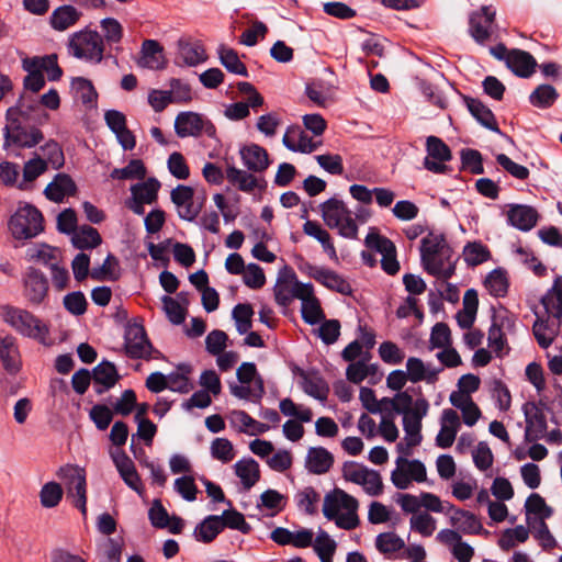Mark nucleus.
I'll return each mask as SVG.
<instances>
[{
	"label": "nucleus",
	"mask_w": 562,
	"mask_h": 562,
	"mask_svg": "<svg viewBox=\"0 0 562 562\" xmlns=\"http://www.w3.org/2000/svg\"><path fill=\"white\" fill-rule=\"evenodd\" d=\"M92 381L94 390L98 394H102L115 385L119 374L115 366L109 361L99 363L92 372Z\"/></svg>",
	"instance_id": "32"
},
{
	"label": "nucleus",
	"mask_w": 562,
	"mask_h": 562,
	"mask_svg": "<svg viewBox=\"0 0 562 562\" xmlns=\"http://www.w3.org/2000/svg\"><path fill=\"white\" fill-rule=\"evenodd\" d=\"M239 155L244 166L250 171L261 172L269 166L267 150L257 144L243 146L239 150Z\"/></svg>",
	"instance_id": "26"
},
{
	"label": "nucleus",
	"mask_w": 562,
	"mask_h": 562,
	"mask_svg": "<svg viewBox=\"0 0 562 562\" xmlns=\"http://www.w3.org/2000/svg\"><path fill=\"white\" fill-rule=\"evenodd\" d=\"M366 245L381 254V266L387 274L394 276L398 272L400 263L393 241L378 233H369L366 237Z\"/></svg>",
	"instance_id": "17"
},
{
	"label": "nucleus",
	"mask_w": 562,
	"mask_h": 562,
	"mask_svg": "<svg viewBox=\"0 0 562 562\" xmlns=\"http://www.w3.org/2000/svg\"><path fill=\"white\" fill-rule=\"evenodd\" d=\"M142 56L138 66L151 70L162 69L166 60L162 54V47L155 40H146L142 44Z\"/></svg>",
	"instance_id": "31"
},
{
	"label": "nucleus",
	"mask_w": 562,
	"mask_h": 562,
	"mask_svg": "<svg viewBox=\"0 0 562 562\" xmlns=\"http://www.w3.org/2000/svg\"><path fill=\"white\" fill-rule=\"evenodd\" d=\"M371 358L370 353H367L362 359L350 362L346 370L347 380L352 383H361L369 375L376 373L378 366L369 362Z\"/></svg>",
	"instance_id": "40"
},
{
	"label": "nucleus",
	"mask_w": 562,
	"mask_h": 562,
	"mask_svg": "<svg viewBox=\"0 0 562 562\" xmlns=\"http://www.w3.org/2000/svg\"><path fill=\"white\" fill-rule=\"evenodd\" d=\"M495 10L490 5H484L480 11L470 15L469 33L480 45H485L494 31Z\"/></svg>",
	"instance_id": "16"
},
{
	"label": "nucleus",
	"mask_w": 562,
	"mask_h": 562,
	"mask_svg": "<svg viewBox=\"0 0 562 562\" xmlns=\"http://www.w3.org/2000/svg\"><path fill=\"white\" fill-rule=\"evenodd\" d=\"M341 472L347 482L361 486L368 495L379 496L382 494L383 481L378 471L355 461H347L344 463Z\"/></svg>",
	"instance_id": "7"
},
{
	"label": "nucleus",
	"mask_w": 562,
	"mask_h": 562,
	"mask_svg": "<svg viewBox=\"0 0 562 562\" xmlns=\"http://www.w3.org/2000/svg\"><path fill=\"white\" fill-rule=\"evenodd\" d=\"M525 508H526L528 525H532V521L530 518L531 514L536 516L535 521L544 520L552 515V509L546 504L543 497H541L537 493L531 494L527 498Z\"/></svg>",
	"instance_id": "52"
},
{
	"label": "nucleus",
	"mask_w": 562,
	"mask_h": 562,
	"mask_svg": "<svg viewBox=\"0 0 562 562\" xmlns=\"http://www.w3.org/2000/svg\"><path fill=\"white\" fill-rule=\"evenodd\" d=\"M226 178L228 182H231L233 186H236L240 191L244 192H251L258 186V181L255 176L234 166L227 167Z\"/></svg>",
	"instance_id": "48"
},
{
	"label": "nucleus",
	"mask_w": 562,
	"mask_h": 562,
	"mask_svg": "<svg viewBox=\"0 0 562 562\" xmlns=\"http://www.w3.org/2000/svg\"><path fill=\"white\" fill-rule=\"evenodd\" d=\"M461 422L458 413L451 408L442 411L440 418V430L436 437V445L439 448H450L460 429Z\"/></svg>",
	"instance_id": "21"
},
{
	"label": "nucleus",
	"mask_w": 562,
	"mask_h": 562,
	"mask_svg": "<svg viewBox=\"0 0 562 562\" xmlns=\"http://www.w3.org/2000/svg\"><path fill=\"white\" fill-rule=\"evenodd\" d=\"M16 115V109L10 108L7 111V125L4 128L7 138L21 147L31 148L36 146L43 140V133L36 127H31L30 130L21 127Z\"/></svg>",
	"instance_id": "12"
},
{
	"label": "nucleus",
	"mask_w": 562,
	"mask_h": 562,
	"mask_svg": "<svg viewBox=\"0 0 562 562\" xmlns=\"http://www.w3.org/2000/svg\"><path fill=\"white\" fill-rule=\"evenodd\" d=\"M441 370V368L436 369L430 364H426L422 359L417 357H409L406 361L405 372L412 383H418L422 381L434 383Z\"/></svg>",
	"instance_id": "28"
},
{
	"label": "nucleus",
	"mask_w": 562,
	"mask_h": 562,
	"mask_svg": "<svg viewBox=\"0 0 562 562\" xmlns=\"http://www.w3.org/2000/svg\"><path fill=\"white\" fill-rule=\"evenodd\" d=\"M506 216L509 225L522 232L532 229L539 217L536 209L524 204H510Z\"/></svg>",
	"instance_id": "23"
},
{
	"label": "nucleus",
	"mask_w": 562,
	"mask_h": 562,
	"mask_svg": "<svg viewBox=\"0 0 562 562\" xmlns=\"http://www.w3.org/2000/svg\"><path fill=\"white\" fill-rule=\"evenodd\" d=\"M9 228L15 239L33 238L43 231L42 213L31 204L20 205L10 218Z\"/></svg>",
	"instance_id": "5"
},
{
	"label": "nucleus",
	"mask_w": 562,
	"mask_h": 562,
	"mask_svg": "<svg viewBox=\"0 0 562 562\" xmlns=\"http://www.w3.org/2000/svg\"><path fill=\"white\" fill-rule=\"evenodd\" d=\"M427 156L424 159V167L434 173H446L448 167L446 162L450 161L452 154L445 142L437 136H428L426 139Z\"/></svg>",
	"instance_id": "14"
},
{
	"label": "nucleus",
	"mask_w": 562,
	"mask_h": 562,
	"mask_svg": "<svg viewBox=\"0 0 562 562\" xmlns=\"http://www.w3.org/2000/svg\"><path fill=\"white\" fill-rule=\"evenodd\" d=\"M71 243L77 249H93L101 245L102 238L99 232L89 225H82L71 236Z\"/></svg>",
	"instance_id": "41"
},
{
	"label": "nucleus",
	"mask_w": 562,
	"mask_h": 562,
	"mask_svg": "<svg viewBox=\"0 0 562 562\" xmlns=\"http://www.w3.org/2000/svg\"><path fill=\"white\" fill-rule=\"evenodd\" d=\"M223 530V521L217 515L205 517L194 529L198 541L209 543Z\"/></svg>",
	"instance_id": "42"
},
{
	"label": "nucleus",
	"mask_w": 562,
	"mask_h": 562,
	"mask_svg": "<svg viewBox=\"0 0 562 562\" xmlns=\"http://www.w3.org/2000/svg\"><path fill=\"white\" fill-rule=\"evenodd\" d=\"M375 548L380 553L389 555L404 549L405 542L395 532H382L375 538Z\"/></svg>",
	"instance_id": "58"
},
{
	"label": "nucleus",
	"mask_w": 562,
	"mask_h": 562,
	"mask_svg": "<svg viewBox=\"0 0 562 562\" xmlns=\"http://www.w3.org/2000/svg\"><path fill=\"white\" fill-rule=\"evenodd\" d=\"M317 282H319L325 288L341 294L351 293V286L349 282H347L340 274L328 268L322 269L321 273L318 274Z\"/></svg>",
	"instance_id": "51"
},
{
	"label": "nucleus",
	"mask_w": 562,
	"mask_h": 562,
	"mask_svg": "<svg viewBox=\"0 0 562 562\" xmlns=\"http://www.w3.org/2000/svg\"><path fill=\"white\" fill-rule=\"evenodd\" d=\"M179 371L168 374V389L178 393H188L192 390V384L187 376L191 369L189 366L183 364L179 367Z\"/></svg>",
	"instance_id": "61"
},
{
	"label": "nucleus",
	"mask_w": 562,
	"mask_h": 562,
	"mask_svg": "<svg viewBox=\"0 0 562 562\" xmlns=\"http://www.w3.org/2000/svg\"><path fill=\"white\" fill-rule=\"evenodd\" d=\"M358 508L357 498L341 488H334L323 501L324 516L344 530H352L359 526Z\"/></svg>",
	"instance_id": "2"
},
{
	"label": "nucleus",
	"mask_w": 562,
	"mask_h": 562,
	"mask_svg": "<svg viewBox=\"0 0 562 562\" xmlns=\"http://www.w3.org/2000/svg\"><path fill=\"white\" fill-rule=\"evenodd\" d=\"M0 361L4 370L11 374L16 373L21 368L20 351L16 339L13 336H0Z\"/></svg>",
	"instance_id": "29"
},
{
	"label": "nucleus",
	"mask_w": 562,
	"mask_h": 562,
	"mask_svg": "<svg viewBox=\"0 0 562 562\" xmlns=\"http://www.w3.org/2000/svg\"><path fill=\"white\" fill-rule=\"evenodd\" d=\"M179 58L187 66H196L206 59V53L199 43H187L180 46Z\"/></svg>",
	"instance_id": "59"
},
{
	"label": "nucleus",
	"mask_w": 562,
	"mask_h": 562,
	"mask_svg": "<svg viewBox=\"0 0 562 562\" xmlns=\"http://www.w3.org/2000/svg\"><path fill=\"white\" fill-rule=\"evenodd\" d=\"M301 314L305 323L315 325L325 319V314L322 310L319 300L315 296L314 286L312 283L307 288H302L300 291Z\"/></svg>",
	"instance_id": "22"
},
{
	"label": "nucleus",
	"mask_w": 562,
	"mask_h": 562,
	"mask_svg": "<svg viewBox=\"0 0 562 562\" xmlns=\"http://www.w3.org/2000/svg\"><path fill=\"white\" fill-rule=\"evenodd\" d=\"M310 283H303L296 280L295 273L288 267L281 269L278 273L273 288L276 302L281 306H288L294 299H300L301 289L307 288Z\"/></svg>",
	"instance_id": "13"
},
{
	"label": "nucleus",
	"mask_w": 562,
	"mask_h": 562,
	"mask_svg": "<svg viewBox=\"0 0 562 562\" xmlns=\"http://www.w3.org/2000/svg\"><path fill=\"white\" fill-rule=\"evenodd\" d=\"M450 248L443 235L430 233L422 239L420 260L422 262L427 261L434 268L432 257L437 255L446 257Z\"/></svg>",
	"instance_id": "27"
},
{
	"label": "nucleus",
	"mask_w": 562,
	"mask_h": 562,
	"mask_svg": "<svg viewBox=\"0 0 562 562\" xmlns=\"http://www.w3.org/2000/svg\"><path fill=\"white\" fill-rule=\"evenodd\" d=\"M546 313L554 321L537 319L532 326L533 335L541 348H548L558 334L562 318V276L557 277L552 286L541 299Z\"/></svg>",
	"instance_id": "1"
},
{
	"label": "nucleus",
	"mask_w": 562,
	"mask_h": 562,
	"mask_svg": "<svg viewBox=\"0 0 562 562\" xmlns=\"http://www.w3.org/2000/svg\"><path fill=\"white\" fill-rule=\"evenodd\" d=\"M537 66L533 56L525 50L512 49L507 67L517 76L528 78L535 72Z\"/></svg>",
	"instance_id": "34"
},
{
	"label": "nucleus",
	"mask_w": 562,
	"mask_h": 562,
	"mask_svg": "<svg viewBox=\"0 0 562 562\" xmlns=\"http://www.w3.org/2000/svg\"><path fill=\"white\" fill-rule=\"evenodd\" d=\"M146 169L142 160L133 159L124 168H115L110 177L117 180L126 179H143L145 177Z\"/></svg>",
	"instance_id": "63"
},
{
	"label": "nucleus",
	"mask_w": 562,
	"mask_h": 562,
	"mask_svg": "<svg viewBox=\"0 0 562 562\" xmlns=\"http://www.w3.org/2000/svg\"><path fill=\"white\" fill-rule=\"evenodd\" d=\"M409 526L423 537H430L436 530V519L428 513H419L411 517Z\"/></svg>",
	"instance_id": "64"
},
{
	"label": "nucleus",
	"mask_w": 562,
	"mask_h": 562,
	"mask_svg": "<svg viewBox=\"0 0 562 562\" xmlns=\"http://www.w3.org/2000/svg\"><path fill=\"white\" fill-rule=\"evenodd\" d=\"M63 495L64 491L60 484L56 482H47L40 491L41 505L44 508H54L60 503Z\"/></svg>",
	"instance_id": "60"
},
{
	"label": "nucleus",
	"mask_w": 562,
	"mask_h": 562,
	"mask_svg": "<svg viewBox=\"0 0 562 562\" xmlns=\"http://www.w3.org/2000/svg\"><path fill=\"white\" fill-rule=\"evenodd\" d=\"M80 18V12L72 5H61L53 11L50 25L56 31H66Z\"/></svg>",
	"instance_id": "43"
},
{
	"label": "nucleus",
	"mask_w": 562,
	"mask_h": 562,
	"mask_svg": "<svg viewBox=\"0 0 562 562\" xmlns=\"http://www.w3.org/2000/svg\"><path fill=\"white\" fill-rule=\"evenodd\" d=\"M71 89L77 100L91 108L95 105L98 93L90 80L76 77L71 81Z\"/></svg>",
	"instance_id": "47"
},
{
	"label": "nucleus",
	"mask_w": 562,
	"mask_h": 562,
	"mask_svg": "<svg viewBox=\"0 0 562 562\" xmlns=\"http://www.w3.org/2000/svg\"><path fill=\"white\" fill-rule=\"evenodd\" d=\"M464 101L468 110L480 124L493 132H499L496 119L490 108L474 98H465Z\"/></svg>",
	"instance_id": "39"
},
{
	"label": "nucleus",
	"mask_w": 562,
	"mask_h": 562,
	"mask_svg": "<svg viewBox=\"0 0 562 562\" xmlns=\"http://www.w3.org/2000/svg\"><path fill=\"white\" fill-rule=\"evenodd\" d=\"M524 413L526 419L525 440L536 442L544 438L547 431L544 413L535 404L525 405Z\"/></svg>",
	"instance_id": "19"
},
{
	"label": "nucleus",
	"mask_w": 562,
	"mask_h": 562,
	"mask_svg": "<svg viewBox=\"0 0 562 562\" xmlns=\"http://www.w3.org/2000/svg\"><path fill=\"white\" fill-rule=\"evenodd\" d=\"M22 295L31 306H38L45 303L48 297V279L38 269L29 267L22 274Z\"/></svg>",
	"instance_id": "10"
},
{
	"label": "nucleus",
	"mask_w": 562,
	"mask_h": 562,
	"mask_svg": "<svg viewBox=\"0 0 562 562\" xmlns=\"http://www.w3.org/2000/svg\"><path fill=\"white\" fill-rule=\"evenodd\" d=\"M321 494L312 486H305L299 490L294 495V502L299 510L306 515L317 513Z\"/></svg>",
	"instance_id": "44"
},
{
	"label": "nucleus",
	"mask_w": 562,
	"mask_h": 562,
	"mask_svg": "<svg viewBox=\"0 0 562 562\" xmlns=\"http://www.w3.org/2000/svg\"><path fill=\"white\" fill-rule=\"evenodd\" d=\"M484 285L493 296H504L508 289L506 272L501 268L494 269L486 276Z\"/></svg>",
	"instance_id": "57"
},
{
	"label": "nucleus",
	"mask_w": 562,
	"mask_h": 562,
	"mask_svg": "<svg viewBox=\"0 0 562 562\" xmlns=\"http://www.w3.org/2000/svg\"><path fill=\"white\" fill-rule=\"evenodd\" d=\"M490 258V249L481 241L468 243L463 248V259L469 266H479Z\"/></svg>",
	"instance_id": "56"
},
{
	"label": "nucleus",
	"mask_w": 562,
	"mask_h": 562,
	"mask_svg": "<svg viewBox=\"0 0 562 562\" xmlns=\"http://www.w3.org/2000/svg\"><path fill=\"white\" fill-rule=\"evenodd\" d=\"M160 183L154 178L136 183L131 187L132 196L146 204H151L157 200Z\"/></svg>",
	"instance_id": "49"
},
{
	"label": "nucleus",
	"mask_w": 562,
	"mask_h": 562,
	"mask_svg": "<svg viewBox=\"0 0 562 562\" xmlns=\"http://www.w3.org/2000/svg\"><path fill=\"white\" fill-rule=\"evenodd\" d=\"M557 89L550 85H540L529 95V101L533 106L540 109L550 108L558 99Z\"/></svg>",
	"instance_id": "55"
},
{
	"label": "nucleus",
	"mask_w": 562,
	"mask_h": 562,
	"mask_svg": "<svg viewBox=\"0 0 562 562\" xmlns=\"http://www.w3.org/2000/svg\"><path fill=\"white\" fill-rule=\"evenodd\" d=\"M124 340L125 351L130 358L142 359L150 356L151 344L142 324L128 323L125 328Z\"/></svg>",
	"instance_id": "15"
},
{
	"label": "nucleus",
	"mask_w": 562,
	"mask_h": 562,
	"mask_svg": "<svg viewBox=\"0 0 562 562\" xmlns=\"http://www.w3.org/2000/svg\"><path fill=\"white\" fill-rule=\"evenodd\" d=\"M322 217L329 228H335L345 238L355 239L358 236V225L342 200L330 198L319 205Z\"/></svg>",
	"instance_id": "4"
},
{
	"label": "nucleus",
	"mask_w": 562,
	"mask_h": 562,
	"mask_svg": "<svg viewBox=\"0 0 562 562\" xmlns=\"http://www.w3.org/2000/svg\"><path fill=\"white\" fill-rule=\"evenodd\" d=\"M282 143L289 150L304 154L316 150L319 145L297 125H291L286 128Z\"/></svg>",
	"instance_id": "25"
},
{
	"label": "nucleus",
	"mask_w": 562,
	"mask_h": 562,
	"mask_svg": "<svg viewBox=\"0 0 562 562\" xmlns=\"http://www.w3.org/2000/svg\"><path fill=\"white\" fill-rule=\"evenodd\" d=\"M405 457L402 454L395 460V469L391 473V481L398 490L408 488L412 482L423 483L427 480L425 464Z\"/></svg>",
	"instance_id": "9"
},
{
	"label": "nucleus",
	"mask_w": 562,
	"mask_h": 562,
	"mask_svg": "<svg viewBox=\"0 0 562 562\" xmlns=\"http://www.w3.org/2000/svg\"><path fill=\"white\" fill-rule=\"evenodd\" d=\"M58 476L65 481L68 497L74 505L87 515V482L85 470L77 465H65L59 469Z\"/></svg>",
	"instance_id": "8"
},
{
	"label": "nucleus",
	"mask_w": 562,
	"mask_h": 562,
	"mask_svg": "<svg viewBox=\"0 0 562 562\" xmlns=\"http://www.w3.org/2000/svg\"><path fill=\"white\" fill-rule=\"evenodd\" d=\"M303 232L310 236L315 238L321 243L325 252L329 255V257L335 258L337 256L334 244L331 243V237L329 233L322 227V225L315 221H306L303 225Z\"/></svg>",
	"instance_id": "45"
},
{
	"label": "nucleus",
	"mask_w": 562,
	"mask_h": 562,
	"mask_svg": "<svg viewBox=\"0 0 562 562\" xmlns=\"http://www.w3.org/2000/svg\"><path fill=\"white\" fill-rule=\"evenodd\" d=\"M112 459L124 483L142 494L143 484L132 459L122 450L113 452Z\"/></svg>",
	"instance_id": "24"
},
{
	"label": "nucleus",
	"mask_w": 562,
	"mask_h": 562,
	"mask_svg": "<svg viewBox=\"0 0 562 562\" xmlns=\"http://www.w3.org/2000/svg\"><path fill=\"white\" fill-rule=\"evenodd\" d=\"M218 57L221 64L232 74L247 77L248 70L245 64L239 59L238 54L229 47L220 46Z\"/></svg>",
	"instance_id": "50"
},
{
	"label": "nucleus",
	"mask_w": 562,
	"mask_h": 562,
	"mask_svg": "<svg viewBox=\"0 0 562 562\" xmlns=\"http://www.w3.org/2000/svg\"><path fill=\"white\" fill-rule=\"evenodd\" d=\"M313 548L321 562H333L337 543L326 531L319 530L313 541Z\"/></svg>",
	"instance_id": "54"
},
{
	"label": "nucleus",
	"mask_w": 562,
	"mask_h": 562,
	"mask_svg": "<svg viewBox=\"0 0 562 562\" xmlns=\"http://www.w3.org/2000/svg\"><path fill=\"white\" fill-rule=\"evenodd\" d=\"M1 317L19 335L34 339L44 346L50 345L49 326L32 312L13 305H4L1 307Z\"/></svg>",
	"instance_id": "3"
},
{
	"label": "nucleus",
	"mask_w": 562,
	"mask_h": 562,
	"mask_svg": "<svg viewBox=\"0 0 562 562\" xmlns=\"http://www.w3.org/2000/svg\"><path fill=\"white\" fill-rule=\"evenodd\" d=\"M229 391L235 397L252 402H258L265 393L261 378H258L254 384H231Z\"/></svg>",
	"instance_id": "53"
},
{
	"label": "nucleus",
	"mask_w": 562,
	"mask_h": 562,
	"mask_svg": "<svg viewBox=\"0 0 562 562\" xmlns=\"http://www.w3.org/2000/svg\"><path fill=\"white\" fill-rule=\"evenodd\" d=\"M450 513V524L459 533L475 535L481 531L482 524L471 512L458 509L453 506V509Z\"/></svg>",
	"instance_id": "35"
},
{
	"label": "nucleus",
	"mask_w": 562,
	"mask_h": 562,
	"mask_svg": "<svg viewBox=\"0 0 562 562\" xmlns=\"http://www.w3.org/2000/svg\"><path fill=\"white\" fill-rule=\"evenodd\" d=\"M77 187L70 176L57 173L44 190L45 196L53 202H61L66 196L74 195Z\"/></svg>",
	"instance_id": "30"
},
{
	"label": "nucleus",
	"mask_w": 562,
	"mask_h": 562,
	"mask_svg": "<svg viewBox=\"0 0 562 562\" xmlns=\"http://www.w3.org/2000/svg\"><path fill=\"white\" fill-rule=\"evenodd\" d=\"M194 190L189 186L179 184L170 194L172 203L177 206L180 218L192 222L199 214L200 209L193 204Z\"/></svg>",
	"instance_id": "20"
},
{
	"label": "nucleus",
	"mask_w": 562,
	"mask_h": 562,
	"mask_svg": "<svg viewBox=\"0 0 562 562\" xmlns=\"http://www.w3.org/2000/svg\"><path fill=\"white\" fill-rule=\"evenodd\" d=\"M436 539L438 542L448 546L452 555L458 562H470L474 555V549L467 542L462 541L461 535L453 529L440 530Z\"/></svg>",
	"instance_id": "18"
},
{
	"label": "nucleus",
	"mask_w": 562,
	"mask_h": 562,
	"mask_svg": "<svg viewBox=\"0 0 562 562\" xmlns=\"http://www.w3.org/2000/svg\"><path fill=\"white\" fill-rule=\"evenodd\" d=\"M47 170V161L36 155L27 160L23 167L22 180L18 187L22 190L29 189L30 184Z\"/></svg>",
	"instance_id": "46"
},
{
	"label": "nucleus",
	"mask_w": 562,
	"mask_h": 562,
	"mask_svg": "<svg viewBox=\"0 0 562 562\" xmlns=\"http://www.w3.org/2000/svg\"><path fill=\"white\" fill-rule=\"evenodd\" d=\"M254 311L250 304H237L232 312L237 331L243 335L250 330Z\"/></svg>",
	"instance_id": "62"
},
{
	"label": "nucleus",
	"mask_w": 562,
	"mask_h": 562,
	"mask_svg": "<svg viewBox=\"0 0 562 562\" xmlns=\"http://www.w3.org/2000/svg\"><path fill=\"white\" fill-rule=\"evenodd\" d=\"M175 130L179 137L200 136L205 134L207 137L215 138L216 127L203 115L194 112H181L175 120Z\"/></svg>",
	"instance_id": "11"
},
{
	"label": "nucleus",
	"mask_w": 562,
	"mask_h": 562,
	"mask_svg": "<svg viewBox=\"0 0 562 562\" xmlns=\"http://www.w3.org/2000/svg\"><path fill=\"white\" fill-rule=\"evenodd\" d=\"M334 463V456L323 447H312L305 458V468L313 474H324Z\"/></svg>",
	"instance_id": "33"
},
{
	"label": "nucleus",
	"mask_w": 562,
	"mask_h": 562,
	"mask_svg": "<svg viewBox=\"0 0 562 562\" xmlns=\"http://www.w3.org/2000/svg\"><path fill=\"white\" fill-rule=\"evenodd\" d=\"M234 470L245 490H250L260 479L259 464L251 458L237 461L234 464Z\"/></svg>",
	"instance_id": "38"
},
{
	"label": "nucleus",
	"mask_w": 562,
	"mask_h": 562,
	"mask_svg": "<svg viewBox=\"0 0 562 562\" xmlns=\"http://www.w3.org/2000/svg\"><path fill=\"white\" fill-rule=\"evenodd\" d=\"M446 255V257H441V255L432 257L434 268L427 261H423L425 271L443 281L450 279L454 274L457 259L453 257L451 248Z\"/></svg>",
	"instance_id": "36"
},
{
	"label": "nucleus",
	"mask_w": 562,
	"mask_h": 562,
	"mask_svg": "<svg viewBox=\"0 0 562 562\" xmlns=\"http://www.w3.org/2000/svg\"><path fill=\"white\" fill-rule=\"evenodd\" d=\"M403 428L405 431V437L402 442L397 443V451L403 456H409L412 448L418 446L422 442V422L403 417Z\"/></svg>",
	"instance_id": "37"
},
{
	"label": "nucleus",
	"mask_w": 562,
	"mask_h": 562,
	"mask_svg": "<svg viewBox=\"0 0 562 562\" xmlns=\"http://www.w3.org/2000/svg\"><path fill=\"white\" fill-rule=\"evenodd\" d=\"M68 49L76 58L100 63L103 58L104 45L98 32L82 30L70 36Z\"/></svg>",
	"instance_id": "6"
}]
</instances>
